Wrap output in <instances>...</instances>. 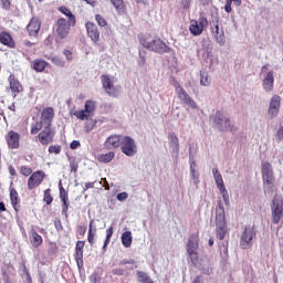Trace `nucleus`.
Segmentation results:
<instances>
[{"instance_id":"f257e3e1","label":"nucleus","mask_w":283,"mask_h":283,"mask_svg":"<svg viewBox=\"0 0 283 283\" xmlns=\"http://www.w3.org/2000/svg\"><path fill=\"white\" fill-rule=\"evenodd\" d=\"M229 233V229L227 228V212L224 211V206L219 203L216 208V235L219 242V250L222 258H229V240H224Z\"/></svg>"},{"instance_id":"f03ea898","label":"nucleus","mask_w":283,"mask_h":283,"mask_svg":"<svg viewBox=\"0 0 283 283\" xmlns=\"http://www.w3.org/2000/svg\"><path fill=\"white\" fill-rule=\"evenodd\" d=\"M142 46L155 54H169L171 48L165 43L160 38L151 36V34L138 35Z\"/></svg>"},{"instance_id":"7ed1b4c3","label":"nucleus","mask_w":283,"mask_h":283,"mask_svg":"<svg viewBox=\"0 0 283 283\" xmlns=\"http://www.w3.org/2000/svg\"><path fill=\"white\" fill-rule=\"evenodd\" d=\"M263 191L265 196H273L275 189V175H273V166L265 161L261 167Z\"/></svg>"},{"instance_id":"20e7f679","label":"nucleus","mask_w":283,"mask_h":283,"mask_svg":"<svg viewBox=\"0 0 283 283\" xmlns=\"http://www.w3.org/2000/svg\"><path fill=\"white\" fill-rule=\"evenodd\" d=\"M210 120H212L214 129L219 132H234L231 118H229L224 111H217L216 114L210 116Z\"/></svg>"},{"instance_id":"39448f33","label":"nucleus","mask_w":283,"mask_h":283,"mask_svg":"<svg viewBox=\"0 0 283 283\" xmlns=\"http://www.w3.org/2000/svg\"><path fill=\"white\" fill-rule=\"evenodd\" d=\"M72 28H76V22H71L63 17L59 18L53 28L56 39H59V41L67 39Z\"/></svg>"},{"instance_id":"423d86ee","label":"nucleus","mask_w":283,"mask_h":283,"mask_svg":"<svg viewBox=\"0 0 283 283\" xmlns=\"http://www.w3.org/2000/svg\"><path fill=\"white\" fill-rule=\"evenodd\" d=\"M271 213L273 224H280L283 218V197L282 195H274L271 203Z\"/></svg>"},{"instance_id":"0eeeda50","label":"nucleus","mask_w":283,"mask_h":283,"mask_svg":"<svg viewBox=\"0 0 283 283\" xmlns=\"http://www.w3.org/2000/svg\"><path fill=\"white\" fill-rule=\"evenodd\" d=\"M120 150L122 154L128 158H134V156L138 154V145H136V140H134V138L130 136H124L122 139Z\"/></svg>"},{"instance_id":"6e6552de","label":"nucleus","mask_w":283,"mask_h":283,"mask_svg":"<svg viewBox=\"0 0 283 283\" xmlns=\"http://www.w3.org/2000/svg\"><path fill=\"white\" fill-rule=\"evenodd\" d=\"M174 87H175V92H176L178 98L180 101H182L185 103V105L190 107V109H198V104L191 97V95H189V93H187V91H185V88H182L180 83L175 82Z\"/></svg>"},{"instance_id":"1a4fd4ad","label":"nucleus","mask_w":283,"mask_h":283,"mask_svg":"<svg viewBox=\"0 0 283 283\" xmlns=\"http://www.w3.org/2000/svg\"><path fill=\"white\" fill-rule=\"evenodd\" d=\"M186 247H187L188 258L190 259L191 264L196 266V264H198V261H199L198 235L196 234L190 235Z\"/></svg>"},{"instance_id":"9d476101","label":"nucleus","mask_w":283,"mask_h":283,"mask_svg":"<svg viewBox=\"0 0 283 283\" xmlns=\"http://www.w3.org/2000/svg\"><path fill=\"white\" fill-rule=\"evenodd\" d=\"M96 112V102L87 99L84 105V109L75 111L73 114L78 118V120H90Z\"/></svg>"},{"instance_id":"9b49d317","label":"nucleus","mask_w":283,"mask_h":283,"mask_svg":"<svg viewBox=\"0 0 283 283\" xmlns=\"http://www.w3.org/2000/svg\"><path fill=\"white\" fill-rule=\"evenodd\" d=\"M255 229L251 226L245 227L240 237V247L243 250L251 249L253 247V238H255Z\"/></svg>"},{"instance_id":"f8f14e48","label":"nucleus","mask_w":283,"mask_h":283,"mask_svg":"<svg viewBox=\"0 0 283 283\" xmlns=\"http://www.w3.org/2000/svg\"><path fill=\"white\" fill-rule=\"evenodd\" d=\"M54 136H56V130H54L52 126H44L38 134V140L44 147H48V145H52V143H54Z\"/></svg>"},{"instance_id":"ddd939ff","label":"nucleus","mask_w":283,"mask_h":283,"mask_svg":"<svg viewBox=\"0 0 283 283\" xmlns=\"http://www.w3.org/2000/svg\"><path fill=\"white\" fill-rule=\"evenodd\" d=\"M209 25V21L205 17H200L198 20H191L189 25V32L192 36H200L205 32V28Z\"/></svg>"},{"instance_id":"4468645a","label":"nucleus","mask_w":283,"mask_h":283,"mask_svg":"<svg viewBox=\"0 0 283 283\" xmlns=\"http://www.w3.org/2000/svg\"><path fill=\"white\" fill-rule=\"evenodd\" d=\"M45 178V172L43 170H36L34 171L28 179V189L30 191H33V189H36L43 182Z\"/></svg>"},{"instance_id":"2eb2a0df","label":"nucleus","mask_w":283,"mask_h":283,"mask_svg":"<svg viewBox=\"0 0 283 283\" xmlns=\"http://www.w3.org/2000/svg\"><path fill=\"white\" fill-rule=\"evenodd\" d=\"M281 105H282V97H280V95L272 96V98L270 99L268 116H270V118H277V114H280Z\"/></svg>"},{"instance_id":"dca6fc26","label":"nucleus","mask_w":283,"mask_h":283,"mask_svg":"<svg viewBox=\"0 0 283 283\" xmlns=\"http://www.w3.org/2000/svg\"><path fill=\"white\" fill-rule=\"evenodd\" d=\"M60 189V200L62 202V216L64 218H69L70 216L67 214V211H70V195L67 193V190L63 187V185H59Z\"/></svg>"},{"instance_id":"f3484780","label":"nucleus","mask_w":283,"mask_h":283,"mask_svg":"<svg viewBox=\"0 0 283 283\" xmlns=\"http://www.w3.org/2000/svg\"><path fill=\"white\" fill-rule=\"evenodd\" d=\"M6 142L9 149H19L21 147V135L14 130H9L6 135Z\"/></svg>"},{"instance_id":"a211bd4d","label":"nucleus","mask_w":283,"mask_h":283,"mask_svg":"<svg viewBox=\"0 0 283 283\" xmlns=\"http://www.w3.org/2000/svg\"><path fill=\"white\" fill-rule=\"evenodd\" d=\"M211 34L216 42L222 48L227 44V36H224V29L218 24L211 25Z\"/></svg>"},{"instance_id":"6ab92c4d","label":"nucleus","mask_w":283,"mask_h":283,"mask_svg":"<svg viewBox=\"0 0 283 283\" xmlns=\"http://www.w3.org/2000/svg\"><path fill=\"white\" fill-rule=\"evenodd\" d=\"M54 120V107H45L41 112L40 122L44 124V127H52Z\"/></svg>"},{"instance_id":"aec40b11","label":"nucleus","mask_w":283,"mask_h":283,"mask_svg":"<svg viewBox=\"0 0 283 283\" xmlns=\"http://www.w3.org/2000/svg\"><path fill=\"white\" fill-rule=\"evenodd\" d=\"M85 29L87 32V36L94 41L95 43H98V39H101V32L98 31V27L94 22H86Z\"/></svg>"},{"instance_id":"412c9836","label":"nucleus","mask_w":283,"mask_h":283,"mask_svg":"<svg viewBox=\"0 0 283 283\" xmlns=\"http://www.w3.org/2000/svg\"><path fill=\"white\" fill-rule=\"evenodd\" d=\"M8 81L11 92L17 96L23 90V85H21V82H19L14 74H11Z\"/></svg>"},{"instance_id":"4be33fe9","label":"nucleus","mask_w":283,"mask_h":283,"mask_svg":"<svg viewBox=\"0 0 283 283\" xmlns=\"http://www.w3.org/2000/svg\"><path fill=\"white\" fill-rule=\"evenodd\" d=\"M0 43H2V45H6L7 48H11V49L17 48V42H14L12 34H10L7 31H2L0 33Z\"/></svg>"},{"instance_id":"5701e85b","label":"nucleus","mask_w":283,"mask_h":283,"mask_svg":"<svg viewBox=\"0 0 283 283\" xmlns=\"http://www.w3.org/2000/svg\"><path fill=\"white\" fill-rule=\"evenodd\" d=\"M30 243L34 249H39L43 244V237L34 229L30 230Z\"/></svg>"},{"instance_id":"b1692460","label":"nucleus","mask_w":283,"mask_h":283,"mask_svg":"<svg viewBox=\"0 0 283 283\" xmlns=\"http://www.w3.org/2000/svg\"><path fill=\"white\" fill-rule=\"evenodd\" d=\"M40 30H41V22L36 19H31V21L27 27V31L29 32V35L36 36Z\"/></svg>"},{"instance_id":"393cba45","label":"nucleus","mask_w":283,"mask_h":283,"mask_svg":"<svg viewBox=\"0 0 283 283\" xmlns=\"http://www.w3.org/2000/svg\"><path fill=\"white\" fill-rule=\"evenodd\" d=\"M45 127V124L41 122V119H36L35 122L30 124V134L31 136H36V134H41L43 132V128Z\"/></svg>"},{"instance_id":"a878e982","label":"nucleus","mask_w":283,"mask_h":283,"mask_svg":"<svg viewBox=\"0 0 283 283\" xmlns=\"http://www.w3.org/2000/svg\"><path fill=\"white\" fill-rule=\"evenodd\" d=\"M168 140L170 143V147H172L174 151L176 154H179L180 151V139H178V136L176 133L168 134Z\"/></svg>"},{"instance_id":"bb28decb","label":"nucleus","mask_w":283,"mask_h":283,"mask_svg":"<svg viewBox=\"0 0 283 283\" xmlns=\"http://www.w3.org/2000/svg\"><path fill=\"white\" fill-rule=\"evenodd\" d=\"M274 81L275 78L273 77V72H269L263 80V90L265 92H272Z\"/></svg>"},{"instance_id":"cd10ccee","label":"nucleus","mask_w":283,"mask_h":283,"mask_svg":"<svg viewBox=\"0 0 283 283\" xmlns=\"http://www.w3.org/2000/svg\"><path fill=\"white\" fill-rule=\"evenodd\" d=\"M107 94L113 98H116L120 94V86H114V83L109 77L107 78Z\"/></svg>"},{"instance_id":"c85d7f7f","label":"nucleus","mask_w":283,"mask_h":283,"mask_svg":"<svg viewBox=\"0 0 283 283\" xmlns=\"http://www.w3.org/2000/svg\"><path fill=\"white\" fill-rule=\"evenodd\" d=\"M57 10L61 12V14H64V17L67 18V21L75 22L76 23V15L70 10V8L65 6L57 7Z\"/></svg>"},{"instance_id":"c756f323","label":"nucleus","mask_w":283,"mask_h":283,"mask_svg":"<svg viewBox=\"0 0 283 283\" xmlns=\"http://www.w3.org/2000/svg\"><path fill=\"white\" fill-rule=\"evenodd\" d=\"M10 200L14 211L19 212V192L14 188H10Z\"/></svg>"},{"instance_id":"7c9ffc66","label":"nucleus","mask_w":283,"mask_h":283,"mask_svg":"<svg viewBox=\"0 0 283 283\" xmlns=\"http://www.w3.org/2000/svg\"><path fill=\"white\" fill-rule=\"evenodd\" d=\"M212 175L218 189H224L226 188L224 180L222 179V174H220V170H218V168H213Z\"/></svg>"},{"instance_id":"2f4dec72","label":"nucleus","mask_w":283,"mask_h":283,"mask_svg":"<svg viewBox=\"0 0 283 283\" xmlns=\"http://www.w3.org/2000/svg\"><path fill=\"white\" fill-rule=\"evenodd\" d=\"M49 63L45 60L42 59H35L33 61V70L35 72H45V67H48Z\"/></svg>"},{"instance_id":"473e14b6","label":"nucleus","mask_w":283,"mask_h":283,"mask_svg":"<svg viewBox=\"0 0 283 283\" xmlns=\"http://www.w3.org/2000/svg\"><path fill=\"white\" fill-rule=\"evenodd\" d=\"M190 177L193 180V185H200V172L196 170V161L190 163Z\"/></svg>"},{"instance_id":"72a5a7b5","label":"nucleus","mask_w":283,"mask_h":283,"mask_svg":"<svg viewBox=\"0 0 283 283\" xmlns=\"http://www.w3.org/2000/svg\"><path fill=\"white\" fill-rule=\"evenodd\" d=\"M132 240H133L132 231H125L122 234V243H123V247H125V249H129V247H132Z\"/></svg>"},{"instance_id":"f704fd0d","label":"nucleus","mask_w":283,"mask_h":283,"mask_svg":"<svg viewBox=\"0 0 283 283\" xmlns=\"http://www.w3.org/2000/svg\"><path fill=\"white\" fill-rule=\"evenodd\" d=\"M123 143V137L118 135H113L107 138V144L112 145V147H120Z\"/></svg>"},{"instance_id":"c9c22d12","label":"nucleus","mask_w":283,"mask_h":283,"mask_svg":"<svg viewBox=\"0 0 283 283\" xmlns=\"http://www.w3.org/2000/svg\"><path fill=\"white\" fill-rule=\"evenodd\" d=\"M111 3L114 6L117 14H125V2L123 0H111Z\"/></svg>"},{"instance_id":"e433bc0d","label":"nucleus","mask_w":283,"mask_h":283,"mask_svg":"<svg viewBox=\"0 0 283 283\" xmlns=\"http://www.w3.org/2000/svg\"><path fill=\"white\" fill-rule=\"evenodd\" d=\"M200 85L203 87H209L211 85V76H209V73L205 71L200 72Z\"/></svg>"},{"instance_id":"4c0bfd02","label":"nucleus","mask_w":283,"mask_h":283,"mask_svg":"<svg viewBox=\"0 0 283 283\" xmlns=\"http://www.w3.org/2000/svg\"><path fill=\"white\" fill-rule=\"evenodd\" d=\"M94 227V220L90 221V228H88V234H87V240L90 244H94V238L96 235L95 230L93 229Z\"/></svg>"},{"instance_id":"58836bf2","label":"nucleus","mask_w":283,"mask_h":283,"mask_svg":"<svg viewBox=\"0 0 283 283\" xmlns=\"http://www.w3.org/2000/svg\"><path fill=\"white\" fill-rule=\"evenodd\" d=\"M137 280L140 283H147V282L151 281V276H149V274H147L146 272L138 271L137 272Z\"/></svg>"},{"instance_id":"ea45409f","label":"nucleus","mask_w":283,"mask_h":283,"mask_svg":"<svg viewBox=\"0 0 283 283\" xmlns=\"http://www.w3.org/2000/svg\"><path fill=\"white\" fill-rule=\"evenodd\" d=\"M119 264H125L126 269H128L129 271H134L136 269V261H134V259L127 260V259H123Z\"/></svg>"},{"instance_id":"a19ab883","label":"nucleus","mask_w":283,"mask_h":283,"mask_svg":"<svg viewBox=\"0 0 283 283\" xmlns=\"http://www.w3.org/2000/svg\"><path fill=\"white\" fill-rule=\"evenodd\" d=\"M77 268L81 269L83 266V250H76L74 254Z\"/></svg>"},{"instance_id":"79ce46f5","label":"nucleus","mask_w":283,"mask_h":283,"mask_svg":"<svg viewBox=\"0 0 283 283\" xmlns=\"http://www.w3.org/2000/svg\"><path fill=\"white\" fill-rule=\"evenodd\" d=\"M43 202H45V205L54 202V198L52 197V189L48 188L44 190Z\"/></svg>"},{"instance_id":"37998d69","label":"nucleus","mask_w":283,"mask_h":283,"mask_svg":"<svg viewBox=\"0 0 283 283\" xmlns=\"http://www.w3.org/2000/svg\"><path fill=\"white\" fill-rule=\"evenodd\" d=\"M222 198H223V202L227 207H229V190H227V187L226 188H221L219 189Z\"/></svg>"},{"instance_id":"c03bdc74","label":"nucleus","mask_w":283,"mask_h":283,"mask_svg":"<svg viewBox=\"0 0 283 283\" xmlns=\"http://www.w3.org/2000/svg\"><path fill=\"white\" fill-rule=\"evenodd\" d=\"M20 174H21L22 176L28 177V176H32L34 172H32V168H30V167H28V166H21V167H20Z\"/></svg>"},{"instance_id":"a18cd8bd","label":"nucleus","mask_w":283,"mask_h":283,"mask_svg":"<svg viewBox=\"0 0 283 283\" xmlns=\"http://www.w3.org/2000/svg\"><path fill=\"white\" fill-rule=\"evenodd\" d=\"M95 21H97V25L101 28H105V25H107V20H105V18H103L101 14L95 15Z\"/></svg>"},{"instance_id":"49530a36","label":"nucleus","mask_w":283,"mask_h":283,"mask_svg":"<svg viewBox=\"0 0 283 283\" xmlns=\"http://www.w3.org/2000/svg\"><path fill=\"white\" fill-rule=\"evenodd\" d=\"M0 6L2 10H10L12 8V1L10 0H0Z\"/></svg>"},{"instance_id":"de8ad7c7","label":"nucleus","mask_w":283,"mask_h":283,"mask_svg":"<svg viewBox=\"0 0 283 283\" xmlns=\"http://www.w3.org/2000/svg\"><path fill=\"white\" fill-rule=\"evenodd\" d=\"M22 271L25 275L27 283H32V275H30V270L28 266L23 265Z\"/></svg>"},{"instance_id":"09e8293b","label":"nucleus","mask_w":283,"mask_h":283,"mask_svg":"<svg viewBox=\"0 0 283 283\" xmlns=\"http://www.w3.org/2000/svg\"><path fill=\"white\" fill-rule=\"evenodd\" d=\"M49 154H61V146L59 145H51L49 147Z\"/></svg>"},{"instance_id":"8fccbe9b","label":"nucleus","mask_w":283,"mask_h":283,"mask_svg":"<svg viewBox=\"0 0 283 283\" xmlns=\"http://www.w3.org/2000/svg\"><path fill=\"white\" fill-rule=\"evenodd\" d=\"M191 1L193 0H180V6L184 10H189L191 8Z\"/></svg>"},{"instance_id":"3c124183","label":"nucleus","mask_w":283,"mask_h":283,"mask_svg":"<svg viewBox=\"0 0 283 283\" xmlns=\"http://www.w3.org/2000/svg\"><path fill=\"white\" fill-rule=\"evenodd\" d=\"M127 198H129V195L127 192L117 193V200L119 202H125V200H127Z\"/></svg>"},{"instance_id":"603ef678","label":"nucleus","mask_w":283,"mask_h":283,"mask_svg":"<svg viewBox=\"0 0 283 283\" xmlns=\"http://www.w3.org/2000/svg\"><path fill=\"white\" fill-rule=\"evenodd\" d=\"M70 169H71L72 174H77L78 172V163L71 161L70 163Z\"/></svg>"},{"instance_id":"864d4df0","label":"nucleus","mask_w":283,"mask_h":283,"mask_svg":"<svg viewBox=\"0 0 283 283\" xmlns=\"http://www.w3.org/2000/svg\"><path fill=\"white\" fill-rule=\"evenodd\" d=\"M275 136H276L277 143H282V140H283V126L279 127V130L276 132Z\"/></svg>"},{"instance_id":"5fc2aeb1","label":"nucleus","mask_w":283,"mask_h":283,"mask_svg":"<svg viewBox=\"0 0 283 283\" xmlns=\"http://www.w3.org/2000/svg\"><path fill=\"white\" fill-rule=\"evenodd\" d=\"M54 227H55L56 231H63V223H61V219L54 220Z\"/></svg>"},{"instance_id":"6e6d98bb","label":"nucleus","mask_w":283,"mask_h":283,"mask_svg":"<svg viewBox=\"0 0 283 283\" xmlns=\"http://www.w3.org/2000/svg\"><path fill=\"white\" fill-rule=\"evenodd\" d=\"M94 125H96V123H90V122H87L86 124H85V132H87V133H90V132H92V129H94Z\"/></svg>"},{"instance_id":"4d7b16f0","label":"nucleus","mask_w":283,"mask_h":283,"mask_svg":"<svg viewBox=\"0 0 283 283\" xmlns=\"http://www.w3.org/2000/svg\"><path fill=\"white\" fill-rule=\"evenodd\" d=\"M77 232L80 233V235H85V233H87V227L78 226Z\"/></svg>"},{"instance_id":"13d9d810","label":"nucleus","mask_w":283,"mask_h":283,"mask_svg":"<svg viewBox=\"0 0 283 283\" xmlns=\"http://www.w3.org/2000/svg\"><path fill=\"white\" fill-rule=\"evenodd\" d=\"M145 63H146V57H145V55H143V53H140V56L138 60L139 67H145Z\"/></svg>"},{"instance_id":"bf43d9fd","label":"nucleus","mask_w":283,"mask_h":283,"mask_svg":"<svg viewBox=\"0 0 283 283\" xmlns=\"http://www.w3.org/2000/svg\"><path fill=\"white\" fill-rule=\"evenodd\" d=\"M78 147H81V142H78V140H73V142L70 144V148H71V149H78Z\"/></svg>"},{"instance_id":"052dcab7","label":"nucleus","mask_w":283,"mask_h":283,"mask_svg":"<svg viewBox=\"0 0 283 283\" xmlns=\"http://www.w3.org/2000/svg\"><path fill=\"white\" fill-rule=\"evenodd\" d=\"M63 54H64V56H66L67 61H72V59H73V53H72V51H70V50H64V51H63Z\"/></svg>"},{"instance_id":"680f3d73","label":"nucleus","mask_w":283,"mask_h":283,"mask_svg":"<svg viewBox=\"0 0 283 283\" xmlns=\"http://www.w3.org/2000/svg\"><path fill=\"white\" fill-rule=\"evenodd\" d=\"M76 250H82L85 249V241H77L75 245Z\"/></svg>"},{"instance_id":"e2e57ef3","label":"nucleus","mask_w":283,"mask_h":283,"mask_svg":"<svg viewBox=\"0 0 283 283\" xmlns=\"http://www.w3.org/2000/svg\"><path fill=\"white\" fill-rule=\"evenodd\" d=\"M97 160L98 163H107V155L106 154L98 155Z\"/></svg>"},{"instance_id":"0e129e2a","label":"nucleus","mask_w":283,"mask_h":283,"mask_svg":"<svg viewBox=\"0 0 283 283\" xmlns=\"http://www.w3.org/2000/svg\"><path fill=\"white\" fill-rule=\"evenodd\" d=\"M94 185H96V181L86 182L84 187V191H87V189H94Z\"/></svg>"},{"instance_id":"69168bd1","label":"nucleus","mask_w":283,"mask_h":283,"mask_svg":"<svg viewBox=\"0 0 283 283\" xmlns=\"http://www.w3.org/2000/svg\"><path fill=\"white\" fill-rule=\"evenodd\" d=\"M231 2L229 0L226 1V6H224V10L228 13H231L232 9H231Z\"/></svg>"},{"instance_id":"338daca9","label":"nucleus","mask_w":283,"mask_h":283,"mask_svg":"<svg viewBox=\"0 0 283 283\" xmlns=\"http://www.w3.org/2000/svg\"><path fill=\"white\" fill-rule=\"evenodd\" d=\"M84 3H87V6H92V8H96V0H82Z\"/></svg>"},{"instance_id":"774afa93","label":"nucleus","mask_w":283,"mask_h":283,"mask_svg":"<svg viewBox=\"0 0 283 283\" xmlns=\"http://www.w3.org/2000/svg\"><path fill=\"white\" fill-rule=\"evenodd\" d=\"M2 275H4V283H12V281H10V275H8L6 270L2 272Z\"/></svg>"}]
</instances>
